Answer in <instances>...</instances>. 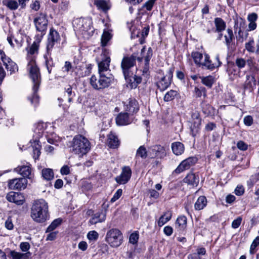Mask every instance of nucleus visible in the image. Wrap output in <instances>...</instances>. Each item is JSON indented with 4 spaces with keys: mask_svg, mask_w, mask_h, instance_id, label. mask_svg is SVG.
<instances>
[{
    "mask_svg": "<svg viewBox=\"0 0 259 259\" xmlns=\"http://www.w3.org/2000/svg\"><path fill=\"white\" fill-rule=\"evenodd\" d=\"M43 178L47 181H50L54 178V172L51 168H44L41 171Z\"/></svg>",
    "mask_w": 259,
    "mask_h": 259,
    "instance_id": "2f4dec72",
    "label": "nucleus"
},
{
    "mask_svg": "<svg viewBox=\"0 0 259 259\" xmlns=\"http://www.w3.org/2000/svg\"><path fill=\"white\" fill-rule=\"evenodd\" d=\"M207 204V200L205 196H200L195 203V209L197 210H200L204 208Z\"/></svg>",
    "mask_w": 259,
    "mask_h": 259,
    "instance_id": "c85d7f7f",
    "label": "nucleus"
},
{
    "mask_svg": "<svg viewBox=\"0 0 259 259\" xmlns=\"http://www.w3.org/2000/svg\"><path fill=\"white\" fill-rule=\"evenodd\" d=\"M42 36L36 35L35 36V40L30 46L28 53L31 55H33L37 53L39 45L41 41Z\"/></svg>",
    "mask_w": 259,
    "mask_h": 259,
    "instance_id": "cd10ccee",
    "label": "nucleus"
},
{
    "mask_svg": "<svg viewBox=\"0 0 259 259\" xmlns=\"http://www.w3.org/2000/svg\"><path fill=\"white\" fill-rule=\"evenodd\" d=\"M214 24L216 27L215 32H222L225 29L226 23L222 18H216L214 19Z\"/></svg>",
    "mask_w": 259,
    "mask_h": 259,
    "instance_id": "7c9ffc66",
    "label": "nucleus"
},
{
    "mask_svg": "<svg viewBox=\"0 0 259 259\" xmlns=\"http://www.w3.org/2000/svg\"><path fill=\"white\" fill-rule=\"evenodd\" d=\"M122 193V190L121 189H118L116 192L114 194L113 197L111 199L110 202L111 203H113L118 200L120 196H121Z\"/></svg>",
    "mask_w": 259,
    "mask_h": 259,
    "instance_id": "5fc2aeb1",
    "label": "nucleus"
},
{
    "mask_svg": "<svg viewBox=\"0 0 259 259\" xmlns=\"http://www.w3.org/2000/svg\"><path fill=\"white\" fill-rule=\"evenodd\" d=\"M110 58L108 56H104L102 60L98 63L99 73H105L109 70Z\"/></svg>",
    "mask_w": 259,
    "mask_h": 259,
    "instance_id": "412c9836",
    "label": "nucleus"
},
{
    "mask_svg": "<svg viewBox=\"0 0 259 259\" xmlns=\"http://www.w3.org/2000/svg\"><path fill=\"white\" fill-rule=\"evenodd\" d=\"M255 80L254 77L252 76L246 75V80L245 82L246 88H251L253 84L254 83Z\"/></svg>",
    "mask_w": 259,
    "mask_h": 259,
    "instance_id": "603ef678",
    "label": "nucleus"
},
{
    "mask_svg": "<svg viewBox=\"0 0 259 259\" xmlns=\"http://www.w3.org/2000/svg\"><path fill=\"white\" fill-rule=\"evenodd\" d=\"M142 61V57H137L134 55L130 57H124L122 60L121 67L123 75L126 80L132 77L134 75L133 69L136 64V60Z\"/></svg>",
    "mask_w": 259,
    "mask_h": 259,
    "instance_id": "20e7f679",
    "label": "nucleus"
},
{
    "mask_svg": "<svg viewBox=\"0 0 259 259\" xmlns=\"http://www.w3.org/2000/svg\"><path fill=\"white\" fill-rule=\"evenodd\" d=\"M253 119L251 116H246L244 118V123L247 126H250L252 124Z\"/></svg>",
    "mask_w": 259,
    "mask_h": 259,
    "instance_id": "bf43d9fd",
    "label": "nucleus"
},
{
    "mask_svg": "<svg viewBox=\"0 0 259 259\" xmlns=\"http://www.w3.org/2000/svg\"><path fill=\"white\" fill-rule=\"evenodd\" d=\"M163 231L167 236H170L172 233L173 229L171 227L167 226L164 227Z\"/></svg>",
    "mask_w": 259,
    "mask_h": 259,
    "instance_id": "774afa93",
    "label": "nucleus"
},
{
    "mask_svg": "<svg viewBox=\"0 0 259 259\" xmlns=\"http://www.w3.org/2000/svg\"><path fill=\"white\" fill-rule=\"evenodd\" d=\"M199 78L201 79V82L209 88H211L214 81L213 77L211 75L205 77L199 76Z\"/></svg>",
    "mask_w": 259,
    "mask_h": 259,
    "instance_id": "72a5a7b5",
    "label": "nucleus"
},
{
    "mask_svg": "<svg viewBox=\"0 0 259 259\" xmlns=\"http://www.w3.org/2000/svg\"><path fill=\"white\" fill-rule=\"evenodd\" d=\"M155 3L154 0H148L143 6V9H146L147 11H151Z\"/></svg>",
    "mask_w": 259,
    "mask_h": 259,
    "instance_id": "8fccbe9b",
    "label": "nucleus"
},
{
    "mask_svg": "<svg viewBox=\"0 0 259 259\" xmlns=\"http://www.w3.org/2000/svg\"><path fill=\"white\" fill-rule=\"evenodd\" d=\"M191 56L193 58L195 63L199 66H201L202 64L201 60L203 58L202 54L198 52H193L191 54Z\"/></svg>",
    "mask_w": 259,
    "mask_h": 259,
    "instance_id": "ea45409f",
    "label": "nucleus"
},
{
    "mask_svg": "<svg viewBox=\"0 0 259 259\" xmlns=\"http://www.w3.org/2000/svg\"><path fill=\"white\" fill-rule=\"evenodd\" d=\"M172 77V71L170 69L167 74L163 76L161 79L157 82V86L158 89L160 91H163L166 90L170 84L171 81Z\"/></svg>",
    "mask_w": 259,
    "mask_h": 259,
    "instance_id": "ddd939ff",
    "label": "nucleus"
},
{
    "mask_svg": "<svg viewBox=\"0 0 259 259\" xmlns=\"http://www.w3.org/2000/svg\"><path fill=\"white\" fill-rule=\"evenodd\" d=\"M33 157L34 159H37L40 155V146L38 144L36 145L35 144L34 146H33Z\"/></svg>",
    "mask_w": 259,
    "mask_h": 259,
    "instance_id": "864d4df0",
    "label": "nucleus"
},
{
    "mask_svg": "<svg viewBox=\"0 0 259 259\" xmlns=\"http://www.w3.org/2000/svg\"><path fill=\"white\" fill-rule=\"evenodd\" d=\"M178 93L176 91L170 90L167 92L164 97V100L166 102L174 100Z\"/></svg>",
    "mask_w": 259,
    "mask_h": 259,
    "instance_id": "a18cd8bd",
    "label": "nucleus"
},
{
    "mask_svg": "<svg viewBox=\"0 0 259 259\" xmlns=\"http://www.w3.org/2000/svg\"><path fill=\"white\" fill-rule=\"evenodd\" d=\"M194 93L196 98H200L202 96L205 98L206 96V91L203 87H195Z\"/></svg>",
    "mask_w": 259,
    "mask_h": 259,
    "instance_id": "c9c22d12",
    "label": "nucleus"
},
{
    "mask_svg": "<svg viewBox=\"0 0 259 259\" xmlns=\"http://www.w3.org/2000/svg\"><path fill=\"white\" fill-rule=\"evenodd\" d=\"M62 175H67L70 173V169L68 165H64L60 169Z\"/></svg>",
    "mask_w": 259,
    "mask_h": 259,
    "instance_id": "69168bd1",
    "label": "nucleus"
},
{
    "mask_svg": "<svg viewBox=\"0 0 259 259\" xmlns=\"http://www.w3.org/2000/svg\"><path fill=\"white\" fill-rule=\"evenodd\" d=\"M28 69L29 71L30 77L33 82V90L34 92L33 95L30 99L31 104L36 105L38 103V96L36 94L39 84L40 82V75L38 68L37 67L35 62L30 61L28 64Z\"/></svg>",
    "mask_w": 259,
    "mask_h": 259,
    "instance_id": "f03ea898",
    "label": "nucleus"
},
{
    "mask_svg": "<svg viewBox=\"0 0 259 259\" xmlns=\"http://www.w3.org/2000/svg\"><path fill=\"white\" fill-rule=\"evenodd\" d=\"M191 134L193 137L196 136L197 134L199 132V127L198 126H195L194 124L193 126L191 127Z\"/></svg>",
    "mask_w": 259,
    "mask_h": 259,
    "instance_id": "e2e57ef3",
    "label": "nucleus"
},
{
    "mask_svg": "<svg viewBox=\"0 0 259 259\" xmlns=\"http://www.w3.org/2000/svg\"><path fill=\"white\" fill-rule=\"evenodd\" d=\"M119 141L118 137L113 133H110L108 136L107 144L111 148H116L119 145Z\"/></svg>",
    "mask_w": 259,
    "mask_h": 259,
    "instance_id": "5701e85b",
    "label": "nucleus"
},
{
    "mask_svg": "<svg viewBox=\"0 0 259 259\" xmlns=\"http://www.w3.org/2000/svg\"><path fill=\"white\" fill-rule=\"evenodd\" d=\"M111 34L107 31H104L101 37V45L103 47L106 46L107 42L111 38Z\"/></svg>",
    "mask_w": 259,
    "mask_h": 259,
    "instance_id": "79ce46f5",
    "label": "nucleus"
},
{
    "mask_svg": "<svg viewBox=\"0 0 259 259\" xmlns=\"http://www.w3.org/2000/svg\"><path fill=\"white\" fill-rule=\"evenodd\" d=\"M224 37L225 38L226 44L228 47H229L234 38V34L232 30L228 28L227 29L226 34H225Z\"/></svg>",
    "mask_w": 259,
    "mask_h": 259,
    "instance_id": "4c0bfd02",
    "label": "nucleus"
},
{
    "mask_svg": "<svg viewBox=\"0 0 259 259\" xmlns=\"http://www.w3.org/2000/svg\"><path fill=\"white\" fill-rule=\"evenodd\" d=\"M148 192L150 197L157 199L159 197V193L154 189H150Z\"/></svg>",
    "mask_w": 259,
    "mask_h": 259,
    "instance_id": "052dcab7",
    "label": "nucleus"
},
{
    "mask_svg": "<svg viewBox=\"0 0 259 259\" xmlns=\"http://www.w3.org/2000/svg\"><path fill=\"white\" fill-rule=\"evenodd\" d=\"M60 40V36L59 33L53 28H51L48 37L47 46V53L48 54L50 53L55 44L59 42Z\"/></svg>",
    "mask_w": 259,
    "mask_h": 259,
    "instance_id": "0eeeda50",
    "label": "nucleus"
},
{
    "mask_svg": "<svg viewBox=\"0 0 259 259\" xmlns=\"http://www.w3.org/2000/svg\"><path fill=\"white\" fill-rule=\"evenodd\" d=\"M94 4L104 13H107L111 7L110 2L105 0H94Z\"/></svg>",
    "mask_w": 259,
    "mask_h": 259,
    "instance_id": "6ab92c4d",
    "label": "nucleus"
},
{
    "mask_svg": "<svg viewBox=\"0 0 259 259\" xmlns=\"http://www.w3.org/2000/svg\"><path fill=\"white\" fill-rule=\"evenodd\" d=\"M77 25L78 29L82 34L88 33H90V31L93 32L92 26V19L90 18H79L77 19Z\"/></svg>",
    "mask_w": 259,
    "mask_h": 259,
    "instance_id": "1a4fd4ad",
    "label": "nucleus"
},
{
    "mask_svg": "<svg viewBox=\"0 0 259 259\" xmlns=\"http://www.w3.org/2000/svg\"><path fill=\"white\" fill-rule=\"evenodd\" d=\"M106 218V213L102 210L97 212L92 215V217L90 219L89 223L91 225H95L97 223L104 222Z\"/></svg>",
    "mask_w": 259,
    "mask_h": 259,
    "instance_id": "f3484780",
    "label": "nucleus"
},
{
    "mask_svg": "<svg viewBox=\"0 0 259 259\" xmlns=\"http://www.w3.org/2000/svg\"><path fill=\"white\" fill-rule=\"evenodd\" d=\"M171 217V213L169 211L165 212V213L160 217L158 222V225L159 226H163L164 224L169 221Z\"/></svg>",
    "mask_w": 259,
    "mask_h": 259,
    "instance_id": "e433bc0d",
    "label": "nucleus"
},
{
    "mask_svg": "<svg viewBox=\"0 0 259 259\" xmlns=\"http://www.w3.org/2000/svg\"><path fill=\"white\" fill-rule=\"evenodd\" d=\"M122 236L121 232L116 229L108 231L106 236V241L113 247L120 246L122 243Z\"/></svg>",
    "mask_w": 259,
    "mask_h": 259,
    "instance_id": "39448f33",
    "label": "nucleus"
},
{
    "mask_svg": "<svg viewBox=\"0 0 259 259\" xmlns=\"http://www.w3.org/2000/svg\"><path fill=\"white\" fill-rule=\"evenodd\" d=\"M7 200L11 202H13L17 205H22L24 202V198L21 193L11 192L7 195Z\"/></svg>",
    "mask_w": 259,
    "mask_h": 259,
    "instance_id": "dca6fc26",
    "label": "nucleus"
},
{
    "mask_svg": "<svg viewBox=\"0 0 259 259\" xmlns=\"http://www.w3.org/2000/svg\"><path fill=\"white\" fill-rule=\"evenodd\" d=\"M236 64L239 68H243L246 64V61L244 59L237 58L236 60Z\"/></svg>",
    "mask_w": 259,
    "mask_h": 259,
    "instance_id": "4d7b16f0",
    "label": "nucleus"
},
{
    "mask_svg": "<svg viewBox=\"0 0 259 259\" xmlns=\"http://www.w3.org/2000/svg\"><path fill=\"white\" fill-rule=\"evenodd\" d=\"M165 150L163 146L154 145L149 148L148 156L151 158L155 157L162 158L165 156Z\"/></svg>",
    "mask_w": 259,
    "mask_h": 259,
    "instance_id": "4468645a",
    "label": "nucleus"
},
{
    "mask_svg": "<svg viewBox=\"0 0 259 259\" xmlns=\"http://www.w3.org/2000/svg\"><path fill=\"white\" fill-rule=\"evenodd\" d=\"M171 147L173 153L176 155H181L185 150L184 145L180 142L172 143Z\"/></svg>",
    "mask_w": 259,
    "mask_h": 259,
    "instance_id": "a878e982",
    "label": "nucleus"
},
{
    "mask_svg": "<svg viewBox=\"0 0 259 259\" xmlns=\"http://www.w3.org/2000/svg\"><path fill=\"white\" fill-rule=\"evenodd\" d=\"M90 150V143L88 140L81 135L75 136L73 139L72 151L74 153L82 156Z\"/></svg>",
    "mask_w": 259,
    "mask_h": 259,
    "instance_id": "7ed1b4c3",
    "label": "nucleus"
},
{
    "mask_svg": "<svg viewBox=\"0 0 259 259\" xmlns=\"http://www.w3.org/2000/svg\"><path fill=\"white\" fill-rule=\"evenodd\" d=\"M254 42L253 39L250 40L245 44V49L250 53H255Z\"/></svg>",
    "mask_w": 259,
    "mask_h": 259,
    "instance_id": "49530a36",
    "label": "nucleus"
},
{
    "mask_svg": "<svg viewBox=\"0 0 259 259\" xmlns=\"http://www.w3.org/2000/svg\"><path fill=\"white\" fill-rule=\"evenodd\" d=\"M6 69L9 70L11 74L14 72L15 70H18V67L17 64L13 62L9 57H8L6 61L3 62Z\"/></svg>",
    "mask_w": 259,
    "mask_h": 259,
    "instance_id": "bb28decb",
    "label": "nucleus"
},
{
    "mask_svg": "<svg viewBox=\"0 0 259 259\" xmlns=\"http://www.w3.org/2000/svg\"><path fill=\"white\" fill-rule=\"evenodd\" d=\"M184 182L188 185L193 187L197 186L199 182V178L198 175L195 174L190 172L184 179Z\"/></svg>",
    "mask_w": 259,
    "mask_h": 259,
    "instance_id": "aec40b11",
    "label": "nucleus"
},
{
    "mask_svg": "<svg viewBox=\"0 0 259 259\" xmlns=\"http://www.w3.org/2000/svg\"><path fill=\"white\" fill-rule=\"evenodd\" d=\"M198 159L196 157H190L184 160L181 162L177 168L175 170L177 174H180L181 172L189 169L191 166L194 165L197 161Z\"/></svg>",
    "mask_w": 259,
    "mask_h": 259,
    "instance_id": "9d476101",
    "label": "nucleus"
},
{
    "mask_svg": "<svg viewBox=\"0 0 259 259\" xmlns=\"http://www.w3.org/2000/svg\"><path fill=\"white\" fill-rule=\"evenodd\" d=\"M27 180L25 178H16L9 181L8 186L13 190L24 189L27 187Z\"/></svg>",
    "mask_w": 259,
    "mask_h": 259,
    "instance_id": "9b49d317",
    "label": "nucleus"
},
{
    "mask_svg": "<svg viewBox=\"0 0 259 259\" xmlns=\"http://www.w3.org/2000/svg\"><path fill=\"white\" fill-rule=\"evenodd\" d=\"M246 27V22L245 21L240 18L235 21L234 24V30L235 33L237 31H243Z\"/></svg>",
    "mask_w": 259,
    "mask_h": 259,
    "instance_id": "c756f323",
    "label": "nucleus"
},
{
    "mask_svg": "<svg viewBox=\"0 0 259 259\" xmlns=\"http://www.w3.org/2000/svg\"><path fill=\"white\" fill-rule=\"evenodd\" d=\"M132 176V170L129 166H123L121 174L115 178L119 184H125L128 182Z\"/></svg>",
    "mask_w": 259,
    "mask_h": 259,
    "instance_id": "f8f14e48",
    "label": "nucleus"
},
{
    "mask_svg": "<svg viewBox=\"0 0 259 259\" xmlns=\"http://www.w3.org/2000/svg\"><path fill=\"white\" fill-rule=\"evenodd\" d=\"M113 78L111 76H106L105 73L99 74V84L97 85L95 83L96 76L92 75L90 79V83L92 87L96 90H101L108 88L111 84Z\"/></svg>",
    "mask_w": 259,
    "mask_h": 259,
    "instance_id": "423d86ee",
    "label": "nucleus"
},
{
    "mask_svg": "<svg viewBox=\"0 0 259 259\" xmlns=\"http://www.w3.org/2000/svg\"><path fill=\"white\" fill-rule=\"evenodd\" d=\"M20 248L23 251H27L30 248V245L28 242H22L20 245Z\"/></svg>",
    "mask_w": 259,
    "mask_h": 259,
    "instance_id": "338daca9",
    "label": "nucleus"
},
{
    "mask_svg": "<svg viewBox=\"0 0 259 259\" xmlns=\"http://www.w3.org/2000/svg\"><path fill=\"white\" fill-rule=\"evenodd\" d=\"M241 221L242 219L240 217H238L236 220H234L232 224V228L234 229L238 228L241 224Z\"/></svg>",
    "mask_w": 259,
    "mask_h": 259,
    "instance_id": "13d9d810",
    "label": "nucleus"
},
{
    "mask_svg": "<svg viewBox=\"0 0 259 259\" xmlns=\"http://www.w3.org/2000/svg\"><path fill=\"white\" fill-rule=\"evenodd\" d=\"M124 109L130 114L136 113L139 110V104L136 99L130 98L124 103Z\"/></svg>",
    "mask_w": 259,
    "mask_h": 259,
    "instance_id": "2eb2a0df",
    "label": "nucleus"
},
{
    "mask_svg": "<svg viewBox=\"0 0 259 259\" xmlns=\"http://www.w3.org/2000/svg\"><path fill=\"white\" fill-rule=\"evenodd\" d=\"M204 61L202 62L201 65V66H202V68L212 71L215 68L220 67V63L214 64V63H212L211 61L210 60L209 56L208 54H204Z\"/></svg>",
    "mask_w": 259,
    "mask_h": 259,
    "instance_id": "4be33fe9",
    "label": "nucleus"
},
{
    "mask_svg": "<svg viewBox=\"0 0 259 259\" xmlns=\"http://www.w3.org/2000/svg\"><path fill=\"white\" fill-rule=\"evenodd\" d=\"M34 23L36 30L41 32L42 37L45 35L47 29L48 21L46 16L43 14H40L34 20Z\"/></svg>",
    "mask_w": 259,
    "mask_h": 259,
    "instance_id": "6e6552de",
    "label": "nucleus"
},
{
    "mask_svg": "<svg viewBox=\"0 0 259 259\" xmlns=\"http://www.w3.org/2000/svg\"><path fill=\"white\" fill-rule=\"evenodd\" d=\"M148 155V151L143 146H141L137 150L136 156H140L142 158H146Z\"/></svg>",
    "mask_w": 259,
    "mask_h": 259,
    "instance_id": "c03bdc74",
    "label": "nucleus"
},
{
    "mask_svg": "<svg viewBox=\"0 0 259 259\" xmlns=\"http://www.w3.org/2000/svg\"><path fill=\"white\" fill-rule=\"evenodd\" d=\"M87 237L90 241H96L98 238L99 234L95 231H91L88 233Z\"/></svg>",
    "mask_w": 259,
    "mask_h": 259,
    "instance_id": "09e8293b",
    "label": "nucleus"
},
{
    "mask_svg": "<svg viewBox=\"0 0 259 259\" xmlns=\"http://www.w3.org/2000/svg\"><path fill=\"white\" fill-rule=\"evenodd\" d=\"M3 4L11 10H15L18 7V4L14 0H3Z\"/></svg>",
    "mask_w": 259,
    "mask_h": 259,
    "instance_id": "473e14b6",
    "label": "nucleus"
},
{
    "mask_svg": "<svg viewBox=\"0 0 259 259\" xmlns=\"http://www.w3.org/2000/svg\"><path fill=\"white\" fill-rule=\"evenodd\" d=\"M237 147L241 150H246L247 149V145L243 141H239L237 143Z\"/></svg>",
    "mask_w": 259,
    "mask_h": 259,
    "instance_id": "0e129e2a",
    "label": "nucleus"
},
{
    "mask_svg": "<svg viewBox=\"0 0 259 259\" xmlns=\"http://www.w3.org/2000/svg\"><path fill=\"white\" fill-rule=\"evenodd\" d=\"M48 206L44 199L35 201L31 208V217L37 223H42L49 218Z\"/></svg>",
    "mask_w": 259,
    "mask_h": 259,
    "instance_id": "f257e3e1",
    "label": "nucleus"
},
{
    "mask_svg": "<svg viewBox=\"0 0 259 259\" xmlns=\"http://www.w3.org/2000/svg\"><path fill=\"white\" fill-rule=\"evenodd\" d=\"M14 171L21 175L24 178H29L31 168L29 165L19 166L14 169Z\"/></svg>",
    "mask_w": 259,
    "mask_h": 259,
    "instance_id": "b1692460",
    "label": "nucleus"
},
{
    "mask_svg": "<svg viewBox=\"0 0 259 259\" xmlns=\"http://www.w3.org/2000/svg\"><path fill=\"white\" fill-rule=\"evenodd\" d=\"M227 71L228 75L230 76V78L231 80H233L236 77H237L239 73L238 70L234 65L229 66L228 68Z\"/></svg>",
    "mask_w": 259,
    "mask_h": 259,
    "instance_id": "58836bf2",
    "label": "nucleus"
},
{
    "mask_svg": "<svg viewBox=\"0 0 259 259\" xmlns=\"http://www.w3.org/2000/svg\"><path fill=\"white\" fill-rule=\"evenodd\" d=\"M152 56V50L151 48H149L147 51V54L144 57L145 63L146 65L149 64L150 60Z\"/></svg>",
    "mask_w": 259,
    "mask_h": 259,
    "instance_id": "6e6d98bb",
    "label": "nucleus"
},
{
    "mask_svg": "<svg viewBox=\"0 0 259 259\" xmlns=\"http://www.w3.org/2000/svg\"><path fill=\"white\" fill-rule=\"evenodd\" d=\"M62 219L58 218L52 222L51 225L48 227L46 232H51L55 229L62 223Z\"/></svg>",
    "mask_w": 259,
    "mask_h": 259,
    "instance_id": "37998d69",
    "label": "nucleus"
},
{
    "mask_svg": "<svg viewBox=\"0 0 259 259\" xmlns=\"http://www.w3.org/2000/svg\"><path fill=\"white\" fill-rule=\"evenodd\" d=\"M65 95L68 97L69 102H71L73 101V97L75 96L74 92H72V88L70 85H67L65 89Z\"/></svg>",
    "mask_w": 259,
    "mask_h": 259,
    "instance_id": "a19ab883",
    "label": "nucleus"
},
{
    "mask_svg": "<svg viewBox=\"0 0 259 259\" xmlns=\"http://www.w3.org/2000/svg\"><path fill=\"white\" fill-rule=\"evenodd\" d=\"M132 122V119L130 118L128 114L126 112L120 113L116 118V122L119 125H127Z\"/></svg>",
    "mask_w": 259,
    "mask_h": 259,
    "instance_id": "a211bd4d",
    "label": "nucleus"
},
{
    "mask_svg": "<svg viewBox=\"0 0 259 259\" xmlns=\"http://www.w3.org/2000/svg\"><path fill=\"white\" fill-rule=\"evenodd\" d=\"M259 245V236L256 237L253 241L250 248V253L253 254L255 251L256 247Z\"/></svg>",
    "mask_w": 259,
    "mask_h": 259,
    "instance_id": "3c124183",
    "label": "nucleus"
},
{
    "mask_svg": "<svg viewBox=\"0 0 259 259\" xmlns=\"http://www.w3.org/2000/svg\"><path fill=\"white\" fill-rule=\"evenodd\" d=\"M10 253L11 257H13V259H26L28 258L30 255L29 252L21 253L15 251H11Z\"/></svg>",
    "mask_w": 259,
    "mask_h": 259,
    "instance_id": "f704fd0d",
    "label": "nucleus"
},
{
    "mask_svg": "<svg viewBox=\"0 0 259 259\" xmlns=\"http://www.w3.org/2000/svg\"><path fill=\"white\" fill-rule=\"evenodd\" d=\"M5 227L8 230H12L14 227L13 224L12 223V220L10 218H8L5 224Z\"/></svg>",
    "mask_w": 259,
    "mask_h": 259,
    "instance_id": "680f3d73",
    "label": "nucleus"
},
{
    "mask_svg": "<svg viewBox=\"0 0 259 259\" xmlns=\"http://www.w3.org/2000/svg\"><path fill=\"white\" fill-rule=\"evenodd\" d=\"M187 227V218L185 216L179 217L176 222V229L179 232L184 231Z\"/></svg>",
    "mask_w": 259,
    "mask_h": 259,
    "instance_id": "393cba45",
    "label": "nucleus"
},
{
    "mask_svg": "<svg viewBox=\"0 0 259 259\" xmlns=\"http://www.w3.org/2000/svg\"><path fill=\"white\" fill-rule=\"evenodd\" d=\"M139 239V234L138 232H134L131 234L129 237L130 243L133 244H136Z\"/></svg>",
    "mask_w": 259,
    "mask_h": 259,
    "instance_id": "de8ad7c7",
    "label": "nucleus"
}]
</instances>
